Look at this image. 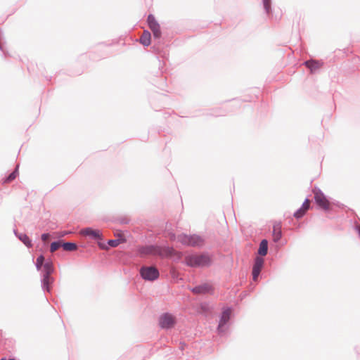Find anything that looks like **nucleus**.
Returning a JSON list of instances; mask_svg holds the SVG:
<instances>
[{"instance_id":"obj_23","label":"nucleus","mask_w":360,"mask_h":360,"mask_svg":"<svg viewBox=\"0 0 360 360\" xmlns=\"http://www.w3.org/2000/svg\"><path fill=\"white\" fill-rule=\"evenodd\" d=\"M46 261L43 254L39 255L35 262V266L37 271H41L42 264Z\"/></svg>"},{"instance_id":"obj_7","label":"nucleus","mask_w":360,"mask_h":360,"mask_svg":"<svg viewBox=\"0 0 360 360\" xmlns=\"http://www.w3.org/2000/svg\"><path fill=\"white\" fill-rule=\"evenodd\" d=\"M176 323V317L169 312H164L158 318L159 327L165 330L174 328Z\"/></svg>"},{"instance_id":"obj_6","label":"nucleus","mask_w":360,"mask_h":360,"mask_svg":"<svg viewBox=\"0 0 360 360\" xmlns=\"http://www.w3.org/2000/svg\"><path fill=\"white\" fill-rule=\"evenodd\" d=\"M139 271L140 277L145 281L154 282L160 277V271L155 266L143 265Z\"/></svg>"},{"instance_id":"obj_11","label":"nucleus","mask_w":360,"mask_h":360,"mask_svg":"<svg viewBox=\"0 0 360 360\" xmlns=\"http://www.w3.org/2000/svg\"><path fill=\"white\" fill-rule=\"evenodd\" d=\"M126 242V239L124 236L119 235V238L116 239H109L107 241V245L103 243L98 242V245L102 250L108 249V248H116L120 244Z\"/></svg>"},{"instance_id":"obj_32","label":"nucleus","mask_w":360,"mask_h":360,"mask_svg":"<svg viewBox=\"0 0 360 360\" xmlns=\"http://www.w3.org/2000/svg\"><path fill=\"white\" fill-rule=\"evenodd\" d=\"M15 358L14 357H11V358H8L7 359L6 357H2L0 360H15Z\"/></svg>"},{"instance_id":"obj_4","label":"nucleus","mask_w":360,"mask_h":360,"mask_svg":"<svg viewBox=\"0 0 360 360\" xmlns=\"http://www.w3.org/2000/svg\"><path fill=\"white\" fill-rule=\"evenodd\" d=\"M177 239L183 245L188 247H201L205 243L204 238L197 234L182 233L178 236Z\"/></svg>"},{"instance_id":"obj_19","label":"nucleus","mask_w":360,"mask_h":360,"mask_svg":"<svg viewBox=\"0 0 360 360\" xmlns=\"http://www.w3.org/2000/svg\"><path fill=\"white\" fill-rule=\"evenodd\" d=\"M147 24L150 30L158 29L160 27L159 22L155 19V17L153 14H149L147 17Z\"/></svg>"},{"instance_id":"obj_26","label":"nucleus","mask_w":360,"mask_h":360,"mask_svg":"<svg viewBox=\"0 0 360 360\" xmlns=\"http://www.w3.org/2000/svg\"><path fill=\"white\" fill-rule=\"evenodd\" d=\"M112 221L120 224H128L130 222V219L127 217H118L114 219Z\"/></svg>"},{"instance_id":"obj_9","label":"nucleus","mask_w":360,"mask_h":360,"mask_svg":"<svg viewBox=\"0 0 360 360\" xmlns=\"http://www.w3.org/2000/svg\"><path fill=\"white\" fill-rule=\"evenodd\" d=\"M264 266V259L263 257L256 256L254 259L252 268V280L255 282L258 281V278L260 275L261 271Z\"/></svg>"},{"instance_id":"obj_31","label":"nucleus","mask_w":360,"mask_h":360,"mask_svg":"<svg viewBox=\"0 0 360 360\" xmlns=\"http://www.w3.org/2000/svg\"><path fill=\"white\" fill-rule=\"evenodd\" d=\"M49 236H50V234L49 233H43L41 235V240L45 241Z\"/></svg>"},{"instance_id":"obj_17","label":"nucleus","mask_w":360,"mask_h":360,"mask_svg":"<svg viewBox=\"0 0 360 360\" xmlns=\"http://www.w3.org/2000/svg\"><path fill=\"white\" fill-rule=\"evenodd\" d=\"M137 41L143 46H150L151 44V33L148 30H145Z\"/></svg>"},{"instance_id":"obj_14","label":"nucleus","mask_w":360,"mask_h":360,"mask_svg":"<svg viewBox=\"0 0 360 360\" xmlns=\"http://www.w3.org/2000/svg\"><path fill=\"white\" fill-rule=\"evenodd\" d=\"M303 65L308 68L310 72L313 74L316 71L317 69L320 68L323 65V62H322L321 60L310 59L308 60H305L303 63Z\"/></svg>"},{"instance_id":"obj_5","label":"nucleus","mask_w":360,"mask_h":360,"mask_svg":"<svg viewBox=\"0 0 360 360\" xmlns=\"http://www.w3.org/2000/svg\"><path fill=\"white\" fill-rule=\"evenodd\" d=\"M312 192L314 195V200L318 210H321L325 212H329L331 210L327 196L317 186H315Z\"/></svg>"},{"instance_id":"obj_3","label":"nucleus","mask_w":360,"mask_h":360,"mask_svg":"<svg viewBox=\"0 0 360 360\" xmlns=\"http://www.w3.org/2000/svg\"><path fill=\"white\" fill-rule=\"evenodd\" d=\"M232 308L224 307L219 316V323L217 327V334L224 336L229 328V321L231 318Z\"/></svg>"},{"instance_id":"obj_22","label":"nucleus","mask_w":360,"mask_h":360,"mask_svg":"<svg viewBox=\"0 0 360 360\" xmlns=\"http://www.w3.org/2000/svg\"><path fill=\"white\" fill-rule=\"evenodd\" d=\"M265 13L270 16L272 14L271 0H262Z\"/></svg>"},{"instance_id":"obj_21","label":"nucleus","mask_w":360,"mask_h":360,"mask_svg":"<svg viewBox=\"0 0 360 360\" xmlns=\"http://www.w3.org/2000/svg\"><path fill=\"white\" fill-rule=\"evenodd\" d=\"M18 165L4 179V183L8 184L13 181L18 174Z\"/></svg>"},{"instance_id":"obj_15","label":"nucleus","mask_w":360,"mask_h":360,"mask_svg":"<svg viewBox=\"0 0 360 360\" xmlns=\"http://www.w3.org/2000/svg\"><path fill=\"white\" fill-rule=\"evenodd\" d=\"M13 233L15 236L27 248H31L33 247L32 240L25 233H19L17 230L14 229Z\"/></svg>"},{"instance_id":"obj_35","label":"nucleus","mask_w":360,"mask_h":360,"mask_svg":"<svg viewBox=\"0 0 360 360\" xmlns=\"http://www.w3.org/2000/svg\"><path fill=\"white\" fill-rule=\"evenodd\" d=\"M66 234H67V233H66V232H64L61 236H65Z\"/></svg>"},{"instance_id":"obj_24","label":"nucleus","mask_w":360,"mask_h":360,"mask_svg":"<svg viewBox=\"0 0 360 360\" xmlns=\"http://www.w3.org/2000/svg\"><path fill=\"white\" fill-rule=\"evenodd\" d=\"M274 241L278 243L282 238V231L281 227L276 228L274 226L273 230Z\"/></svg>"},{"instance_id":"obj_27","label":"nucleus","mask_w":360,"mask_h":360,"mask_svg":"<svg viewBox=\"0 0 360 360\" xmlns=\"http://www.w3.org/2000/svg\"><path fill=\"white\" fill-rule=\"evenodd\" d=\"M0 50L3 53V55L5 58L9 56L8 52L6 50L4 47V42L2 41V33L0 31Z\"/></svg>"},{"instance_id":"obj_36","label":"nucleus","mask_w":360,"mask_h":360,"mask_svg":"<svg viewBox=\"0 0 360 360\" xmlns=\"http://www.w3.org/2000/svg\"><path fill=\"white\" fill-rule=\"evenodd\" d=\"M15 360H16V359Z\"/></svg>"},{"instance_id":"obj_29","label":"nucleus","mask_w":360,"mask_h":360,"mask_svg":"<svg viewBox=\"0 0 360 360\" xmlns=\"http://www.w3.org/2000/svg\"><path fill=\"white\" fill-rule=\"evenodd\" d=\"M309 200L307 198H305L303 203L302 204L300 208L303 209L305 212H307L308 210H309L311 207L309 204Z\"/></svg>"},{"instance_id":"obj_10","label":"nucleus","mask_w":360,"mask_h":360,"mask_svg":"<svg viewBox=\"0 0 360 360\" xmlns=\"http://www.w3.org/2000/svg\"><path fill=\"white\" fill-rule=\"evenodd\" d=\"M81 233L91 240H97L98 242L103 240V234L98 229L86 227L82 229Z\"/></svg>"},{"instance_id":"obj_30","label":"nucleus","mask_w":360,"mask_h":360,"mask_svg":"<svg viewBox=\"0 0 360 360\" xmlns=\"http://www.w3.org/2000/svg\"><path fill=\"white\" fill-rule=\"evenodd\" d=\"M354 229L357 232L358 236L360 238V225L357 222H355Z\"/></svg>"},{"instance_id":"obj_2","label":"nucleus","mask_w":360,"mask_h":360,"mask_svg":"<svg viewBox=\"0 0 360 360\" xmlns=\"http://www.w3.org/2000/svg\"><path fill=\"white\" fill-rule=\"evenodd\" d=\"M213 259L208 252L191 253L184 257L182 263L191 268H204L212 265Z\"/></svg>"},{"instance_id":"obj_8","label":"nucleus","mask_w":360,"mask_h":360,"mask_svg":"<svg viewBox=\"0 0 360 360\" xmlns=\"http://www.w3.org/2000/svg\"><path fill=\"white\" fill-rule=\"evenodd\" d=\"M194 295H214V288L208 283H203L190 288Z\"/></svg>"},{"instance_id":"obj_16","label":"nucleus","mask_w":360,"mask_h":360,"mask_svg":"<svg viewBox=\"0 0 360 360\" xmlns=\"http://www.w3.org/2000/svg\"><path fill=\"white\" fill-rule=\"evenodd\" d=\"M41 271V274L46 275H51L54 272V267L51 258L47 259L46 261L42 264V269Z\"/></svg>"},{"instance_id":"obj_34","label":"nucleus","mask_w":360,"mask_h":360,"mask_svg":"<svg viewBox=\"0 0 360 360\" xmlns=\"http://www.w3.org/2000/svg\"><path fill=\"white\" fill-rule=\"evenodd\" d=\"M164 86H165L164 84H162V85H160L158 87L163 90L164 89V87H163Z\"/></svg>"},{"instance_id":"obj_28","label":"nucleus","mask_w":360,"mask_h":360,"mask_svg":"<svg viewBox=\"0 0 360 360\" xmlns=\"http://www.w3.org/2000/svg\"><path fill=\"white\" fill-rule=\"evenodd\" d=\"M305 214L306 212L303 209L300 207L294 212L293 216L295 219H300L302 218L305 215Z\"/></svg>"},{"instance_id":"obj_33","label":"nucleus","mask_w":360,"mask_h":360,"mask_svg":"<svg viewBox=\"0 0 360 360\" xmlns=\"http://www.w3.org/2000/svg\"><path fill=\"white\" fill-rule=\"evenodd\" d=\"M255 285L250 284V287H249L250 291H252L255 289Z\"/></svg>"},{"instance_id":"obj_12","label":"nucleus","mask_w":360,"mask_h":360,"mask_svg":"<svg viewBox=\"0 0 360 360\" xmlns=\"http://www.w3.org/2000/svg\"><path fill=\"white\" fill-rule=\"evenodd\" d=\"M53 282L54 278L51 275L41 274V286L44 292H51V285Z\"/></svg>"},{"instance_id":"obj_13","label":"nucleus","mask_w":360,"mask_h":360,"mask_svg":"<svg viewBox=\"0 0 360 360\" xmlns=\"http://www.w3.org/2000/svg\"><path fill=\"white\" fill-rule=\"evenodd\" d=\"M153 36L154 41H157V42H155L153 46H152V49H153L154 52L159 54L161 52L160 47V43L161 41V37H162V32L160 30V27L158 29H154L151 30Z\"/></svg>"},{"instance_id":"obj_1","label":"nucleus","mask_w":360,"mask_h":360,"mask_svg":"<svg viewBox=\"0 0 360 360\" xmlns=\"http://www.w3.org/2000/svg\"><path fill=\"white\" fill-rule=\"evenodd\" d=\"M137 255L141 258H145L148 256H153L163 259L174 256L175 255V250L173 247L169 245H140L137 248Z\"/></svg>"},{"instance_id":"obj_20","label":"nucleus","mask_w":360,"mask_h":360,"mask_svg":"<svg viewBox=\"0 0 360 360\" xmlns=\"http://www.w3.org/2000/svg\"><path fill=\"white\" fill-rule=\"evenodd\" d=\"M62 248L65 251H75L77 249V245L72 241H63Z\"/></svg>"},{"instance_id":"obj_25","label":"nucleus","mask_w":360,"mask_h":360,"mask_svg":"<svg viewBox=\"0 0 360 360\" xmlns=\"http://www.w3.org/2000/svg\"><path fill=\"white\" fill-rule=\"evenodd\" d=\"M63 243V240L60 239L53 241L50 245V251L54 252L58 248H62Z\"/></svg>"},{"instance_id":"obj_18","label":"nucleus","mask_w":360,"mask_h":360,"mask_svg":"<svg viewBox=\"0 0 360 360\" xmlns=\"http://www.w3.org/2000/svg\"><path fill=\"white\" fill-rule=\"evenodd\" d=\"M268 253V240L266 239H262L259 245L257 250V255L259 257H264Z\"/></svg>"}]
</instances>
